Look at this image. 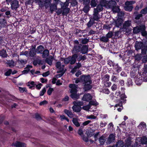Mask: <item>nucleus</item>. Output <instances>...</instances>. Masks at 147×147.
Wrapping results in <instances>:
<instances>
[{"label":"nucleus","mask_w":147,"mask_h":147,"mask_svg":"<svg viewBox=\"0 0 147 147\" xmlns=\"http://www.w3.org/2000/svg\"><path fill=\"white\" fill-rule=\"evenodd\" d=\"M69 2L66 1L65 3H62L61 4V8H67L69 5Z\"/></svg>","instance_id":"50"},{"label":"nucleus","mask_w":147,"mask_h":147,"mask_svg":"<svg viewBox=\"0 0 147 147\" xmlns=\"http://www.w3.org/2000/svg\"><path fill=\"white\" fill-rule=\"evenodd\" d=\"M130 2L129 1L125 2L126 6L124 7V9L126 11L129 12L132 11L133 7L132 5H129L130 4Z\"/></svg>","instance_id":"12"},{"label":"nucleus","mask_w":147,"mask_h":147,"mask_svg":"<svg viewBox=\"0 0 147 147\" xmlns=\"http://www.w3.org/2000/svg\"><path fill=\"white\" fill-rule=\"evenodd\" d=\"M142 77H141L138 78V77L136 78L135 82L136 84L138 85H140L143 82Z\"/></svg>","instance_id":"22"},{"label":"nucleus","mask_w":147,"mask_h":147,"mask_svg":"<svg viewBox=\"0 0 147 147\" xmlns=\"http://www.w3.org/2000/svg\"><path fill=\"white\" fill-rule=\"evenodd\" d=\"M134 15L135 19L136 20H139L140 18L143 16L142 14H139L138 12V11H135L134 13Z\"/></svg>","instance_id":"25"},{"label":"nucleus","mask_w":147,"mask_h":147,"mask_svg":"<svg viewBox=\"0 0 147 147\" xmlns=\"http://www.w3.org/2000/svg\"><path fill=\"white\" fill-rule=\"evenodd\" d=\"M99 141L100 144L101 145H103L106 141L105 139V137L103 136H101L99 138Z\"/></svg>","instance_id":"37"},{"label":"nucleus","mask_w":147,"mask_h":147,"mask_svg":"<svg viewBox=\"0 0 147 147\" xmlns=\"http://www.w3.org/2000/svg\"><path fill=\"white\" fill-rule=\"evenodd\" d=\"M116 146L118 147H123L124 143L123 141L121 140L117 142Z\"/></svg>","instance_id":"45"},{"label":"nucleus","mask_w":147,"mask_h":147,"mask_svg":"<svg viewBox=\"0 0 147 147\" xmlns=\"http://www.w3.org/2000/svg\"><path fill=\"white\" fill-rule=\"evenodd\" d=\"M38 3L40 7L42 8L45 6L46 9L48 8L49 3V2H47L46 0H39Z\"/></svg>","instance_id":"5"},{"label":"nucleus","mask_w":147,"mask_h":147,"mask_svg":"<svg viewBox=\"0 0 147 147\" xmlns=\"http://www.w3.org/2000/svg\"><path fill=\"white\" fill-rule=\"evenodd\" d=\"M95 23L94 21L92 18L90 19L89 22L87 23V25L88 28H90Z\"/></svg>","instance_id":"39"},{"label":"nucleus","mask_w":147,"mask_h":147,"mask_svg":"<svg viewBox=\"0 0 147 147\" xmlns=\"http://www.w3.org/2000/svg\"><path fill=\"white\" fill-rule=\"evenodd\" d=\"M127 84L128 86H132L133 85L132 79L131 78H128L127 80Z\"/></svg>","instance_id":"53"},{"label":"nucleus","mask_w":147,"mask_h":147,"mask_svg":"<svg viewBox=\"0 0 147 147\" xmlns=\"http://www.w3.org/2000/svg\"><path fill=\"white\" fill-rule=\"evenodd\" d=\"M90 83L84 84L83 89L85 92L88 91L90 90L92 88V85Z\"/></svg>","instance_id":"14"},{"label":"nucleus","mask_w":147,"mask_h":147,"mask_svg":"<svg viewBox=\"0 0 147 147\" xmlns=\"http://www.w3.org/2000/svg\"><path fill=\"white\" fill-rule=\"evenodd\" d=\"M54 90L53 88H49L47 91V94L49 95H51L52 92L54 91Z\"/></svg>","instance_id":"59"},{"label":"nucleus","mask_w":147,"mask_h":147,"mask_svg":"<svg viewBox=\"0 0 147 147\" xmlns=\"http://www.w3.org/2000/svg\"><path fill=\"white\" fill-rule=\"evenodd\" d=\"M12 72V70L11 69H9L5 73V75L6 76H9L11 74Z\"/></svg>","instance_id":"62"},{"label":"nucleus","mask_w":147,"mask_h":147,"mask_svg":"<svg viewBox=\"0 0 147 147\" xmlns=\"http://www.w3.org/2000/svg\"><path fill=\"white\" fill-rule=\"evenodd\" d=\"M73 42L74 46L71 51V53L78 54L80 53L81 43L77 40H74Z\"/></svg>","instance_id":"2"},{"label":"nucleus","mask_w":147,"mask_h":147,"mask_svg":"<svg viewBox=\"0 0 147 147\" xmlns=\"http://www.w3.org/2000/svg\"><path fill=\"white\" fill-rule=\"evenodd\" d=\"M115 136L113 134H110L107 140L108 143L109 144H110L111 142H114L115 140Z\"/></svg>","instance_id":"17"},{"label":"nucleus","mask_w":147,"mask_h":147,"mask_svg":"<svg viewBox=\"0 0 147 147\" xmlns=\"http://www.w3.org/2000/svg\"><path fill=\"white\" fill-rule=\"evenodd\" d=\"M7 24V21L5 18H0V28L5 27Z\"/></svg>","instance_id":"18"},{"label":"nucleus","mask_w":147,"mask_h":147,"mask_svg":"<svg viewBox=\"0 0 147 147\" xmlns=\"http://www.w3.org/2000/svg\"><path fill=\"white\" fill-rule=\"evenodd\" d=\"M118 74L116 73L115 72L113 73V75H112L111 78V80L115 82H117L118 81V79L117 77L115 76V75H117Z\"/></svg>","instance_id":"34"},{"label":"nucleus","mask_w":147,"mask_h":147,"mask_svg":"<svg viewBox=\"0 0 147 147\" xmlns=\"http://www.w3.org/2000/svg\"><path fill=\"white\" fill-rule=\"evenodd\" d=\"M116 100L118 101V103L116 104L115 106V107H122V108H123V103L121 101L119 100L118 99Z\"/></svg>","instance_id":"51"},{"label":"nucleus","mask_w":147,"mask_h":147,"mask_svg":"<svg viewBox=\"0 0 147 147\" xmlns=\"http://www.w3.org/2000/svg\"><path fill=\"white\" fill-rule=\"evenodd\" d=\"M29 84L27 85V86L29 87V88L30 89H32L33 87H34L35 84L34 81L28 82V83Z\"/></svg>","instance_id":"42"},{"label":"nucleus","mask_w":147,"mask_h":147,"mask_svg":"<svg viewBox=\"0 0 147 147\" xmlns=\"http://www.w3.org/2000/svg\"><path fill=\"white\" fill-rule=\"evenodd\" d=\"M89 41V39L87 38H82L81 40L80 43L82 45H85L87 44Z\"/></svg>","instance_id":"38"},{"label":"nucleus","mask_w":147,"mask_h":147,"mask_svg":"<svg viewBox=\"0 0 147 147\" xmlns=\"http://www.w3.org/2000/svg\"><path fill=\"white\" fill-rule=\"evenodd\" d=\"M85 5V6L84 7L83 9V11L84 13H87L90 10V5Z\"/></svg>","instance_id":"41"},{"label":"nucleus","mask_w":147,"mask_h":147,"mask_svg":"<svg viewBox=\"0 0 147 147\" xmlns=\"http://www.w3.org/2000/svg\"><path fill=\"white\" fill-rule=\"evenodd\" d=\"M72 121L74 124L77 127H79L80 125V123L78 121V119L76 118H73Z\"/></svg>","instance_id":"33"},{"label":"nucleus","mask_w":147,"mask_h":147,"mask_svg":"<svg viewBox=\"0 0 147 147\" xmlns=\"http://www.w3.org/2000/svg\"><path fill=\"white\" fill-rule=\"evenodd\" d=\"M12 146H14L16 147H26V144L25 143L16 141L15 143H13L11 145Z\"/></svg>","instance_id":"9"},{"label":"nucleus","mask_w":147,"mask_h":147,"mask_svg":"<svg viewBox=\"0 0 147 147\" xmlns=\"http://www.w3.org/2000/svg\"><path fill=\"white\" fill-rule=\"evenodd\" d=\"M36 50H33L30 49L29 54V56L31 57H34L36 55Z\"/></svg>","instance_id":"35"},{"label":"nucleus","mask_w":147,"mask_h":147,"mask_svg":"<svg viewBox=\"0 0 147 147\" xmlns=\"http://www.w3.org/2000/svg\"><path fill=\"white\" fill-rule=\"evenodd\" d=\"M100 40L102 42H107L109 41V39L105 36H102L101 38H100Z\"/></svg>","instance_id":"47"},{"label":"nucleus","mask_w":147,"mask_h":147,"mask_svg":"<svg viewBox=\"0 0 147 147\" xmlns=\"http://www.w3.org/2000/svg\"><path fill=\"white\" fill-rule=\"evenodd\" d=\"M146 29V26L144 24L136 26L133 28V33L134 34H137L140 32L142 36H147V32Z\"/></svg>","instance_id":"1"},{"label":"nucleus","mask_w":147,"mask_h":147,"mask_svg":"<svg viewBox=\"0 0 147 147\" xmlns=\"http://www.w3.org/2000/svg\"><path fill=\"white\" fill-rule=\"evenodd\" d=\"M62 9V14L63 15L67 14L69 12L70 10L69 8L68 7L61 8Z\"/></svg>","instance_id":"40"},{"label":"nucleus","mask_w":147,"mask_h":147,"mask_svg":"<svg viewBox=\"0 0 147 147\" xmlns=\"http://www.w3.org/2000/svg\"><path fill=\"white\" fill-rule=\"evenodd\" d=\"M44 49V48L42 45H40L37 47L36 50L37 54H42V53Z\"/></svg>","instance_id":"19"},{"label":"nucleus","mask_w":147,"mask_h":147,"mask_svg":"<svg viewBox=\"0 0 147 147\" xmlns=\"http://www.w3.org/2000/svg\"><path fill=\"white\" fill-rule=\"evenodd\" d=\"M73 103L75 106H78L81 107V106L83 105V102L81 101H74Z\"/></svg>","instance_id":"48"},{"label":"nucleus","mask_w":147,"mask_h":147,"mask_svg":"<svg viewBox=\"0 0 147 147\" xmlns=\"http://www.w3.org/2000/svg\"><path fill=\"white\" fill-rule=\"evenodd\" d=\"M94 11V13L93 14V18H92L94 21H98L100 19V18L99 17L98 15V13L96 11Z\"/></svg>","instance_id":"27"},{"label":"nucleus","mask_w":147,"mask_h":147,"mask_svg":"<svg viewBox=\"0 0 147 147\" xmlns=\"http://www.w3.org/2000/svg\"><path fill=\"white\" fill-rule=\"evenodd\" d=\"M92 96L89 93H85L83 96L82 100L83 101L89 102L92 99Z\"/></svg>","instance_id":"8"},{"label":"nucleus","mask_w":147,"mask_h":147,"mask_svg":"<svg viewBox=\"0 0 147 147\" xmlns=\"http://www.w3.org/2000/svg\"><path fill=\"white\" fill-rule=\"evenodd\" d=\"M72 55L70 56L69 57L71 59L70 64L72 65L74 64L76 62L79 56V55L75 53H72Z\"/></svg>","instance_id":"6"},{"label":"nucleus","mask_w":147,"mask_h":147,"mask_svg":"<svg viewBox=\"0 0 147 147\" xmlns=\"http://www.w3.org/2000/svg\"><path fill=\"white\" fill-rule=\"evenodd\" d=\"M100 3L103 5L104 6H105L107 4L108 1L106 0H99Z\"/></svg>","instance_id":"58"},{"label":"nucleus","mask_w":147,"mask_h":147,"mask_svg":"<svg viewBox=\"0 0 147 147\" xmlns=\"http://www.w3.org/2000/svg\"><path fill=\"white\" fill-rule=\"evenodd\" d=\"M97 5L96 8H94V11H96L99 13L103 10V7L104 6L103 5L100 3L97 4Z\"/></svg>","instance_id":"15"},{"label":"nucleus","mask_w":147,"mask_h":147,"mask_svg":"<svg viewBox=\"0 0 147 147\" xmlns=\"http://www.w3.org/2000/svg\"><path fill=\"white\" fill-rule=\"evenodd\" d=\"M55 66L59 69H61V63L59 61L57 62L55 64Z\"/></svg>","instance_id":"57"},{"label":"nucleus","mask_w":147,"mask_h":147,"mask_svg":"<svg viewBox=\"0 0 147 147\" xmlns=\"http://www.w3.org/2000/svg\"><path fill=\"white\" fill-rule=\"evenodd\" d=\"M140 142L142 144H147V137L146 136H143L141 138Z\"/></svg>","instance_id":"30"},{"label":"nucleus","mask_w":147,"mask_h":147,"mask_svg":"<svg viewBox=\"0 0 147 147\" xmlns=\"http://www.w3.org/2000/svg\"><path fill=\"white\" fill-rule=\"evenodd\" d=\"M64 112L65 113L67 114L69 117L70 118L72 117L73 114L71 111H70L67 109H65L64 110Z\"/></svg>","instance_id":"43"},{"label":"nucleus","mask_w":147,"mask_h":147,"mask_svg":"<svg viewBox=\"0 0 147 147\" xmlns=\"http://www.w3.org/2000/svg\"><path fill=\"white\" fill-rule=\"evenodd\" d=\"M72 109L74 112L77 113L80 112L81 110V107L77 106H75L74 105L72 107Z\"/></svg>","instance_id":"28"},{"label":"nucleus","mask_w":147,"mask_h":147,"mask_svg":"<svg viewBox=\"0 0 147 147\" xmlns=\"http://www.w3.org/2000/svg\"><path fill=\"white\" fill-rule=\"evenodd\" d=\"M147 65H145L144 68V71L142 73V75L143 76L147 75Z\"/></svg>","instance_id":"52"},{"label":"nucleus","mask_w":147,"mask_h":147,"mask_svg":"<svg viewBox=\"0 0 147 147\" xmlns=\"http://www.w3.org/2000/svg\"><path fill=\"white\" fill-rule=\"evenodd\" d=\"M138 72L137 71L135 70H132L131 73V77L133 78H135L137 77V76H138L137 73Z\"/></svg>","instance_id":"44"},{"label":"nucleus","mask_w":147,"mask_h":147,"mask_svg":"<svg viewBox=\"0 0 147 147\" xmlns=\"http://www.w3.org/2000/svg\"><path fill=\"white\" fill-rule=\"evenodd\" d=\"M19 90L21 92L23 93L24 92H26L27 91V90L26 88H22L21 87H19Z\"/></svg>","instance_id":"60"},{"label":"nucleus","mask_w":147,"mask_h":147,"mask_svg":"<svg viewBox=\"0 0 147 147\" xmlns=\"http://www.w3.org/2000/svg\"><path fill=\"white\" fill-rule=\"evenodd\" d=\"M123 23V21L121 19H117L115 21V26L117 27H119L121 26Z\"/></svg>","instance_id":"31"},{"label":"nucleus","mask_w":147,"mask_h":147,"mask_svg":"<svg viewBox=\"0 0 147 147\" xmlns=\"http://www.w3.org/2000/svg\"><path fill=\"white\" fill-rule=\"evenodd\" d=\"M89 102V104L90 106L91 105L96 106L98 105V103L96 102V100L93 101L91 100Z\"/></svg>","instance_id":"49"},{"label":"nucleus","mask_w":147,"mask_h":147,"mask_svg":"<svg viewBox=\"0 0 147 147\" xmlns=\"http://www.w3.org/2000/svg\"><path fill=\"white\" fill-rule=\"evenodd\" d=\"M94 131L93 130L90 129L87 130L86 132V134L88 137L92 136L94 134Z\"/></svg>","instance_id":"26"},{"label":"nucleus","mask_w":147,"mask_h":147,"mask_svg":"<svg viewBox=\"0 0 147 147\" xmlns=\"http://www.w3.org/2000/svg\"><path fill=\"white\" fill-rule=\"evenodd\" d=\"M82 66L81 63L80 62H78L76 63V65L74 66V67L76 69H79Z\"/></svg>","instance_id":"64"},{"label":"nucleus","mask_w":147,"mask_h":147,"mask_svg":"<svg viewBox=\"0 0 147 147\" xmlns=\"http://www.w3.org/2000/svg\"><path fill=\"white\" fill-rule=\"evenodd\" d=\"M131 21L130 20H128L125 21L123 24V29L125 31L128 32V27L131 26Z\"/></svg>","instance_id":"11"},{"label":"nucleus","mask_w":147,"mask_h":147,"mask_svg":"<svg viewBox=\"0 0 147 147\" xmlns=\"http://www.w3.org/2000/svg\"><path fill=\"white\" fill-rule=\"evenodd\" d=\"M46 92V88L44 87L43 88L42 90L40 92V96H43L45 93Z\"/></svg>","instance_id":"61"},{"label":"nucleus","mask_w":147,"mask_h":147,"mask_svg":"<svg viewBox=\"0 0 147 147\" xmlns=\"http://www.w3.org/2000/svg\"><path fill=\"white\" fill-rule=\"evenodd\" d=\"M107 63L109 66L110 67H113L117 63L115 62L114 61H113L111 59H109L107 61Z\"/></svg>","instance_id":"24"},{"label":"nucleus","mask_w":147,"mask_h":147,"mask_svg":"<svg viewBox=\"0 0 147 147\" xmlns=\"http://www.w3.org/2000/svg\"><path fill=\"white\" fill-rule=\"evenodd\" d=\"M113 71L117 74H118L121 71L122 67L118 63H116L113 67Z\"/></svg>","instance_id":"10"},{"label":"nucleus","mask_w":147,"mask_h":147,"mask_svg":"<svg viewBox=\"0 0 147 147\" xmlns=\"http://www.w3.org/2000/svg\"><path fill=\"white\" fill-rule=\"evenodd\" d=\"M49 52L47 49H44L42 53V57L43 58H46L49 54Z\"/></svg>","instance_id":"23"},{"label":"nucleus","mask_w":147,"mask_h":147,"mask_svg":"<svg viewBox=\"0 0 147 147\" xmlns=\"http://www.w3.org/2000/svg\"><path fill=\"white\" fill-rule=\"evenodd\" d=\"M51 58H47L45 59L46 62L50 65H51L52 64V62L54 59V57L52 56H50Z\"/></svg>","instance_id":"21"},{"label":"nucleus","mask_w":147,"mask_h":147,"mask_svg":"<svg viewBox=\"0 0 147 147\" xmlns=\"http://www.w3.org/2000/svg\"><path fill=\"white\" fill-rule=\"evenodd\" d=\"M140 13L142 14H145L147 13V6L142 9Z\"/></svg>","instance_id":"55"},{"label":"nucleus","mask_w":147,"mask_h":147,"mask_svg":"<svg viewBox=\"0 0 147 147\" xmlns=\"http://www.w3.org/2000/svg\"><path fill=\"white\" fill-rule=\"evenodd\" d=\"M116 5V2L114 1L111 0L107 3V5L110 8H113Z\"/></svg>","instance_id":"20"},{"label":"nucleus","mask_w":147,"mask_h":147,"mask_svg":"<svg viewBox=\"0 0 147 147\" xmlns=\"http://www.w3.org/2000/svg\"><path fill=\"white\" fill-rule=\"evenodd\" d=\"M0 55L3 58L6 57L7 56L6 51L4 49L0 51Z\"/></svg>","instance_id":"32"},{"label":"nucleus","mask_w":147,"mask_h":147,"mask_svg":"<svg viewBox=\"0 0 147 147\" xmlns=\"http://www.w3.org/2000/svg\"><path fill=\"white\" fill-rule=\"evenodd\" d=\"M70 97L74 100H75L78 99L79 97V96L76 93V94H71L70 95Z\"/></svg>","instance_id":"46"},{"label":"nucleus","mask_w":147,"mask_h":147,"mask_svg":"<svg viewBox=\"0 0 147 147\" xmlns=\"http://www.w3.org/2000/svg\"><path fill=\"white\" fill-rule=\"evenodd\" d=\"M71 62V59H70V58L69 57V56L67 58H65V61H64V63L65 64H67L69 63H70Z\"/></svg>","instance_id":"54"},{"label":"nucleus","mask_w":147,"mask_h":147,"mask_svg":"<svg viewBox=\"0 0 147 147\" xmlns=\"http://www.w3.org/2000/svg\"><path fill=\"white\" fill-rule=\"evenodd\" d=\"M144 46L143 43L142 42L136 41L135 42V47L136 50H138L142 48Z\"/></svg>","instance_id":"13"},{"label":"nucleus","mask_w":147,"mask_h":147,"mask_svg":"<svg viewBox=\"0 0 147 147\" xmlns=\"http://www.w3.org/2000/svg\"><path fill=\"white\" fill-rule=\"evenodd\" d=\"M5 14L7 16L6 17L7 18H9L11 16L10 13V11L9 10L6 11L5 12Z\"/></svg>","instance_id":"63"},{"label":"nucleus","mask_w":147,"mask_h":147,"mask_svg":"<svg viewBox=\"0 0 147 147\" xmlns=\"http://www.w3.org/2000/svg\"><path fill=\"white\" fill-rule=\"evenodd\" d=\"M80 53L85 54L87 53L88 51V46L86 45L80 44Z\"/></svg>","instance_id":"4"},{"label":"nucleus","mask_w":147,"mask_h":147,"mask_svg":"<svg viewBox=\"0 0 147 147\" xmlns=\"http://www.w3.org/2000/svg\"><path fill=\"white\" fill-rule=\"evenodd\" d=\"M98 2L95 0H91L90 2V5L92 7H94L96 6Z\"/></svg>","instance_id":"36"},{"label":"nucleus","mask_w":147,"mask_h":147,"mask_svg":"<svg viewBox=\"0 0 147 147\" xmlns=\"http://www.w3.org/2000/svg\"><path fill=\"white\" fill-rule=\"evenodd\" d=\"M87 57L86 55H79L77 59V60L78 62H80L81 61H84L87 59Z\"/></svg>","instance_id":"29"},{"label":"nucleus","mask_w":147,"mask_h":147,"mask_svg":"<svg viewBox=\"0 0 147 147\" xmlns=\"http://www.w3.org/2000/svg\"><path fill=\"white\" fill-rule=\"evenodd\" d=\"M37 120L38 121L39 120H41L42 119L40 115L38 113H36L35 114V117Z\"/></svg>","instance_id":"56"},{"label":"nucleus","mask_w":147,"mask_h":147,"mask_svg":"<svg viewBox=\"0 0 147 147\" xmlns=\"http://www.w3.org/2000/svg\"><path fill=\"white\" fill-rule=\"evenodd\" d=\"M57 5L56 4L54 3H51V1H50V3H49V5L48 7H50V10L51 13H52L55 10L57 9Z\"/></svg>","instance_id":"16"},{"label":"nucleus","mask_w":147,"mask_h":147,"mask_svg":"<svg viewBox=\"0 0 147 147\" xmlns=\"http://www.w3.org/2000/svg\"><path fill=\"white\" fill-rule=\"evenodd\" d=\"M80 80H82V83L83 84L87 83H92V80L90 75H83L80 76Z\"/></svg>","instance_id":"3"},{"label":"nucleus","mask_w":147,"mask_h":147,"mask_svg":"<svg viewBox=\"0 0 147 147\" xmlns=\"http://www.w3.org/2000/svg\"><path fill=\"white\" fill-rule=\"evenodd\" d=\"M11 8L13 10H16L19 7L18 1L17 0H14L11 3Z\"/></svg>","instance_id":"7"}]
</instances>
